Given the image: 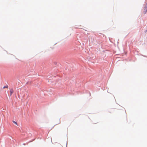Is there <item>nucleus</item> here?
<instances>
[{"label": "nucleus", "mask_w": 147, "mask_h": 147, "mask_svg": "<svg viewBox=\"0 0 147 147\" xmlns=\"http://www.w3.org/2000/svg\"><path fill=\"white\" fill-rule=\"evenodd\" d=\"M10 95L11 96L12 95L13 93V89H11L10 90Z\"/></svg>", "instance_id": "nucleus-2"}, {"label": "nucleus", "mask_w": 147, "mask_h": 147, "mask_svg": "<svg viewBox=\"0 0 147 147\" xmlns=\"http://www.w3.org/2000/svg\"><path fill=\"white\" fill-rule=\"evenodd\" d=\"M13 123H14L16 125H18L17 123L16 122L13 121Z\"/></svg>", "instance_id": "nucleus-4"}, {"label": "nucleus", "mask_w": 147, "mask_h": 147, "mask_svg": "<svg viewBox=\"0 0 147 147\" xmlns=\"http://www.w3.org/2000/svg\"><path fill=\"white\" fill-rule=\"evenodd\" d=\"M144 12L145 13L147 11V3L145 7H144Z\"/></svg>", "instance_id": "nucleus-1"}, {"label": "nucleus", "mask_w": 147, "mask_h": 147, "mask_svg": "<svg viewBox=\"0 0 147 147\" xmlns=\"http://www.w3.org/2000/svg\"><path fill=\"white\" fill-rule=\"evenodd\" d=\"M8 87V86L7 85L6 86H4L3 87V88H7Z\"/></svg>", "instance_id": "nucleus-3"}]
</instances>
